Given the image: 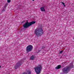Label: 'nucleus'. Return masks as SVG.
Masks as SVG:
<instances>
[{
  "instance_id": "f257e3e1",
  "label": "nucleus",
  "mask_w": 74,
  "mask_h": 74,
  "mask_svg": "<svg viewBox=\"0 0 74 74\" xmlns=\"http://www.w3.org/2000/svg\"><path fill=\"white\" fill-rule=\"evenodd\" d=\"M35 33L38 37L42 36L44 34L42 27H40L36 29L35 31Z\"/></svg>"
},
{
  "instance_id": "f03ea898",
  "label": "nucleus",
  "mask_w": 74,
  "mask_h": 74,
  "mask_svg": "<svg viewBox=\"0 0 74 74\" xmlns=\"http://www.w3.org/2000/svg\"><path fill=\"white\" fill-rule=\"evenodd\" d=\"M35 71L37 74H39L41 73V70H42V65L41 64H39L37 66L34 68Z\"/></svg>"
},
{
  "instance_id": "7ed1b4c3",
  "label": "nucleus",
  "mask_w": 74,
  "mask_h": 74,
  "mask_svg": "<svg viewBox=\"0 0 74 74\" xmlns=\"http://www.w3.org/2000/svg\"><path fill=\"white\" fill-rule=\"evenodd\" d=\"M35 23H36V22L35 21H32L30 23L27 22L24 24L23 27L24 28H27L28 27H29V26H31L32 25L34 24Z\"/></svg>"
},
{
  "instance_id": "20e7f679",
  "label": "nucleus",
  "mask_w": 74,
  "mask_h": 74,
  "mask_svg": "<svg viewBox=\"0 0 74 74\" xmlns=\"http://www.w3.org/2000/svg\"><path fill=\"white\" fill-rule=\"evenodd\" d=\"M70 67L69 66H66L64 68L62 69V72L64 73H68V71L70 70Z\"/></svg>"
},
{
  "instance_id": "39448f33",
  "label": "nucleus",
  "mask_w": 74,
  "mask_h": 74,
  "mask_svg": "<svg viewBox=\"0 0 74 74\" xmlns=\"http://www.w3.org/2000/svg\"><path fill=\"white\" fill-rule=\"evenodd\" d=\"M33 46L29 45L26 47V51H27V52H29L31 51H32V49H33Z\"/></svg>"
},
{
  "instance_id": "423d86ee",
  "label": "nucleus",
  "mask_w": 74,
  "mask_h": 74,
  "mask_svg": "<svg viewBox=\"0 0 74 74\" xmlns=\"http://www.w3.org/2000/svg\"><path fill=\"white\" fill-rule=\"evenodd\" d=\"M21 64L20 62H18V63L14 67V68L15 69H18V66H21Z\"/></svg>"
},
{
  "instance_id": "0eeeda50",
  "label": "nucleus",
  "mask_w": 74,
  "mask_h": 74,
  "mask_svg": "<svg viewBox=\"0 0 74 74\" xmlns=\"http://www.w3.org/2000/svg\"><path fill=\"white\" fill-rule=\"evenodd\" d=\"M36 57L34 55H32L30 57V60H33L35 59Z\"/></svg>"
},
{
  "instance_id": "6e6552de",
  "label": "nucleus",
  "mask_w": 74,
  "mask_h": 74,
  "mask_svg": "<svg viewBox=\"0 0 74 74\" xmlns=\"http://www.w3.org/2000/svg\"><path fill=\"white\" fill-rule=\"evenodd\" d=\"M41 11L42 12H45V10L44 9V7H41L40 8Z\"/></svg>"
},
{
  "instance_id": "1a4fd4ad",
  "label": "nucleus",
  "mask_w": 74,
  "mask_h": 74,
  "mask_svg": "<svg viewBox=\"0 0 74 74\" xmlns=\"http://www.w3.org/2000/svg\"><path fill=\"white\" fill-rule=\"evenodd\" d=\"M61 68V65H59L55 68L56 69H59Z\"/></svg>"
},
{
  "instance_id": "9d476101",
  "label": "nucleus",
  "mask_w": 74,
  "mask_h": 74,
  "mask_svg": "<svg viewBox=\"0 0 74 74\" xmlns=\"http://www.w3.org/2000/svg\"><path fill=\"white\" fill-rule=\"evenodd\" d=\"M61 3L62 4H63L64 7H65L66 6V5H64V3H63V2H62Z\"/></svg>"
},
{
  "instance_id": "9b49d317",
  "label": "nucleus",
  "mask_w": 74,
  "mask_h": 74,
  "mask_svg": "<svg viewBox=\"0 0 74 74\" xmlns=\"http://www.w3.org/2000/svg\"><path fill=\"white\" fill-rule=\"evenodd\" d=\"M8 3H10L11 2V0H8Z\"/></svg>"
},
{
  "instance_id": "f8f14e48",
  "label": "nucleus",
  "mask_w": 74,
  "mask_h": 74,
  "mask_svg": "<svg viewBox=\"0 0 74 74\" xmlns=\"http://www.w3.org/2000/svg\"><path fill=\"white\" fill-rule=\"evenodd\" d=\"M28 74H31V71H28Z\"/></svg>"
},
{
  "instance_id": "ddd939ff",
  "label": "nucleus",
  "mask_w": 74,
  "mask_h": 74,
  "mask_svg": "<svg viewBox=\"0 0 74 74\" xmlns=\"http://www.w3.org/2000/svg\"><path fill=\"white\" fill-rule=\"evenodd\" d=\"M63 52V51L62 50L59 53L60 54L62 53V52Z\"/></svg>"
},
{
  "instance_id": "4468645a",
  "label": "nucleus",
  "mask_w": 74,
  "mask_h": 74,
  "mask_svg": "<svg viewBox=\"0 0 74 74\" xmlns=\"http://www.w3.org/2000/svg\"><path fill=\"white\" fill-rule=\"evenodd\" d=\"M7 5H5L4 6V8H5V7H6V6H7Z\"/></svg>"
},
{
  "instance_id": "2eb2a0df",
  "label": "nucleus",
  "mask_w": 74,
  "mask_h": 74,
  "mask_svg": "<svg viewBox=\"0 0 74 74\" xmlns=\"http://www.w3.org/2000/svg\"><path fill=\"white\" fill-rule=\"evenodd\" d=\"M71 67L72 68V67H73V65H72L71 66Z\"/></svg>"
},
{
  "instance_id": "dca6fc26",
  "label": "nucleus",
  "mask_w": 74,
  "mask_h": 74,
  "mask_svg": "<svg viewBox=\"0 0 74 74\" xmlns=\"http://www.w3.org/2000/svg\"><path fill=\"white\" fill-rule=\"evenodd\" d=\"M33 0V1H34V0Z\"/></svg>"
},
{
  "instance_id": "f3484780",
  "label": "nucleus",
  "mask_w": 74,
  "mask_h": 74,
  "mask_svg": "<svg viewBox=\"0 0 74 74\" xmlns=\"http://www.w3.org/2000/svg\"><path fill=\"white\" fill-rule=\"evenodd\" d=\"M0 67H1V66H0Z\"/></svg>"
},
{
  "instance_id": "a211bd4d",
  "label": "nucleus",
  "mask_w": 74,
  "mask_h": 74,
  "mask_svg": "<svg viewBox=\"0 0 74 74\" xmlns=\"http://www.w3.org/2000/svg\"><path fill=\"white\" fill-rule=\"evenodd\" d=\"M73 39H74V37L73 38Z\"/></svg>"
}]
</instances>
